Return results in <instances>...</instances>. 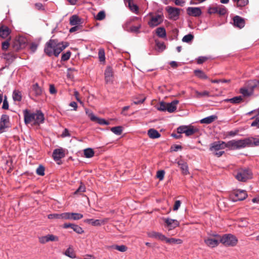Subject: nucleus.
Segmentation results:
<instances>
[{"instance_id": "11", "label": "nucleus", "mask_w": 259, "mask_h": 259, "mask_svg": "<svg viewBox=\"0 0 259 259\" xmlns=\"http://www.w3.org/2000/svg\"><path fill=\"white\" fill-rule=\"evenodd\" d=\"M164 221L169 231L176 228L180 225L179 222L177 220L166 218Z\"/></svg>"}, {"instance_id": "4", "label": "nucleus", "mask_w": 259, "mask_h": 259, "mask_svg": "<svg viewBox=\"0 0 259 259\" xmlns=\"http://www.w3.org/2000/svg\"><path fill=\"white\" fill-rule=\"evenodd\" d=\"M221 243L226 246H235L238 243V239L231 234H226L222 236Z\"/></svg>"}, {"instance_id": "64", "label": "nucleus", "mask_w": 259, "mask_h": 259, "mask_svg": "<svg viewBox=\"0 0 259 259\" xmlns=\"http://www.w3.org/2000/svg\"><path fill=\"white\" fill-rule=\"evenodd\" d=\"M207 59V58L205 57H199L197 59V63L199 64L203 63L205 62Z\"/></svg>"}, {"instance_id": "55", "label": "nucleus", "mask_w": 259, "mask_h": 259, "mask_svg": "<svg viewBox=\"0 0 259 259\" xmlns=\"http://www.w3.org/2000/svg\"><path fill=\"white\" fill-rule=\"evenodd\" d=\"M9 46H10L9 40H7L2 42V48L3 50H4V51L7 50L9 48Z\"/></svg>"}, {"instance_id": "42", "label": "nucleus", "mask_w": 259, "mask_h": 259, "mask_svg": "<svg viewBox=\"0 0 259 259\" xmlns=\"http://www.w3.org/2000/svg\"><path fill=\"white\" fill-rule=\"evenodd\" d=\"M45 166L42 164L39 165L38 167L36 168V172L37 175L41 176H43L45 175Z\"/></svg>"}, {"instance_id": "22", "label": "nucleus", "mask_w": 259, "mask_h": 259, "mask_svg": "<svg viewBox=\"0 0 259 259\" xmlns=\"http://www.w3.org/2000/svg\"><path fill=\"white\" fill-rule=\"evenodd\" d=\"M234 24L235 26L242 28L245 25L244 20L239 16H236L233 18Z\"/></svg>"}, {"instance_id": "34", "label": "nucleus", "mask_w": 259, "mask_h": 259, "mask_svg": "<svg viewBox=\"0 0 259 259\" xmlns=\"http://www.w3.org/2000/svg\"><path fill=\"white\" fill-rule=\"evenodd\" d=\"M194 72L195 75L199 78H201V79H207L208 78L207 76L205 74V73L203 71H202L201 70H199V69L195 70Z\"/></svg>"}, {"instance_id": "29", "label": "nucleus", "mask_w": 259, "mask_h": 259, "mask_svg": "<svg viewBox=\"0 0 259 259\" xmlns=\"http://www.w3.org/2000/svg\"><path fill=\"white\" fill-rule=\"evenodd\" d=\"M248 140H250L249 147H257L259 146V138L250 137L248 138Z\"/></svg>"}, {"instance_id": "36", "label": "nucleus", "mask_w": 259, "mask_h": 259, "mask_svg": "<svg viewBox=\"0 0 259 259\" xmlns=\"http://www.w3.org/2000/svg\"><path fill=\"white\" fill-rule=\"evenodd\" d=\"M233 2L236 3L237 7H243L247 5L248 3V0H233Z\"/></svg>"}, {"instance_id": "13", "label": "nucleus", "mask_w": 259, "mask_h": 259, "mask_svg": "<svg viewBox=\"0 0 259 259\" xmlns=\"http://www.w3.org/2000/svg\"><path fill=\"white\" fill-rule=\"evenodd\" d=\"M166 10L169 14V18L175 20L178 18L180 14V9L179 8L168 7Z\"/></svg>"}, {"instance_id": "19", "label": "nucleus", "mask_w": 259, "mask_h": 259, "mask_svg": "<svg viewBox=\"0 0 259 259\" xmlns=\"http://www.w3.org/2000/svg\"><path fill=\"white\" fill-rule=\"evenodd\" d=\"M11 30L5 25H0V37L2 38H7L10 34Z\"/></svg>"}, {"instance_id": "43", "label": "nucleus", "mask_w": 259, "mask_h": 259, "mask_svg": "<svg viewBox=\"0 0 259 259\" xmlns=\"http://www.w3.org/2000/svg\"><path fill=\"white\" fill-rule=\"evenodd\" d=\"M48 218L49 219H61V220H63V213L50 214L48 215Z\"/></svg>"}, {"instance_id": "28", "label": "nucleus", "mask_w": 259, "mask_h": 259, "mask_svg": "<svg viewBox=\"0 0 259 259\" xmlns=\"http://www.w3.org/2000/svg\"><path fill=\"white\" fill-rule=\"evenodd\" d=\"M66 256L71 258H76V255L74 252V249L72 246H69L65 251L64 253Z\"/></svg>"}, {"instance_id": "2", "label": "nucleus", "mask_w": 259, "mask_h": 259, "mask_svg": "<svg viewBox=\"0 0 259 259\" xmlns=\"http://www.w3.org/2000/svg\"><path fill=\"white\" fill-rule=\"evenodd\" d=\"M23 112L24 122L26 124L32 123L33 124L39 125L44 121V115L40 110H37L34 113L26 109Z\"/></svg>"}, {"instance_id": "63", "label": "nucleus", "mask_w": 259, "mask_h": 259, "mask_svg": "<svg viewBox=\"0 0 259 259\" xmlns=\"http://www.w3.org/2000/svg\"><path fill=\"white\" fill-rule=\"evenodd\" d=\"M38 240L41 244H45L48 242L46 236L39 237Z\"/></svg>"}, {"instance_id": "6", "label": "nucleus", "mask_w": 259, "mask_h": 259, "mask_svg": "<svg viewBox=\"0 0 259 259\" xmlns=\"http://www.w3.org/2000/svg\"><path fill=\"white\" fill-rule=\"evenodd\" d=\"M150 16V20L148 22V24L151 27H154L161 24L163 20V16L161 14H157L153 15L152 13L148 14Z\"/></svg>"}, {"instance_id": "15", "label": "nucleus", "mask_w": 259, "mask_h": 259, "mask_svg": "<svg viewBox=\"0 0 259 259\" xmlns=\"http://www.w3.org/2000/svg\"><path fill=\"white\" fill-rule=\"evenodd\" d=\"M128 22H126L125 24L123 25L122 27L124 30L128 32H133L136 33H139L140 32V29L141 28V25L139 24L137 26H132L130 27H128Z\"/></svg>"}, {"instance_id": "1", "label": "nucleus", "mask_w": 259, "mask_h": 259, "mask_svg": "<svg viewBox=\"0 0 259 259\" xmlns=\"http://www.w3.org/2000/svg\"><path fill=\"white\" fill-rule=\"evenodd\" d=\"M67 47V43L64 44L63 42H59L55 39H50L46 43L44 51L49 57L53 55L58 57Z\"/></svg>"}, {"instance_id": "59", "label": "nucleus", "mask_w": 259, "mask_h": 259, "mask_svg": "<svg viewBox=\"0 0 259 259\" xmlns=\"http://www.w3.org/2000/svg\"><path fill=\"white\" fill-rule=\"evenodd\" d=\"M38 47V44L35 42H32L30 45L31 51L34 53L36 51Z\"/></svg>"}, {"instance_id": "9", "label": "nucleus", "mask_w": 259, "mask_h": 259, "mask_svg": "<svg viewBox=\"0 0 259 259\" xmlns=\"http://www.w3.org/2000/svg\"><path fill=\"white\" fill-rule=\"evenodd\" d=\"M83 218V215L79 213L64 212L63 220H78Z\"/></svg>"}, {"instance_id": "10", "label": "nucleus", "mask_w": 259, "mask_h": 259, "mask_svg": "<svg viewBox=\"0 0 259 259\" xmlns=\"http://www.w3.org/2000/svg\"><path fill=\"white\" fill-rule=\"evenodd\" d=\"M233 195L234 197L233 198L234 201H241L245 199L247 194L245 191L238 190L234 192Z\"/></svg>"}, {"instance_id": "56", "label": "nucleus", "mask_w": 259, "mask_h": 259, "mask_svg": "<svg viewBox=\"0 0 259 259\" xmlns=\"http://www.w3.org/2000/svg\"><path fill=\"white\" fill-rule=\"evenodd\" d=\"M207 236H211V238L216 239L217 238L221 241L222 236L219 235L216 233H208Z\"/></svg>"}, {"instance_id": "62", "label": "nucleus", "mask_w": 259, "mask_h": 259, "mask_svg": "<svg viewBox=\"0 0 259 259\" xmlns=\"http://www.w3.org/2000/svg\"><path fill=\"white\" fill-rule=\"evenodd\" d=\"M49 91L51 94H55L57 93V91L53 84L50 85Z\"/></svg>"}, {"instance_id": "21", "label": "nucleus", "mask_w": 259, "mask_h": 259, "mask_svg": "<svg viewBox=\"0 0 259 259\" xmlns=\"http://www.w3.org/2000/svg\"><path fill=\"white\" fill-rule=\"evenodd\" d=\"M179 103V101L174 100L170 103H166V111L169 113L175 112L177 109V105Z\"/></svg>"}, {"instance_id": "3", "label": "nucleus", "mask_w": 259, "mask_h": 259, "mask_svg": "<svg viewBox=\"0 0 259 259\" xmlns=\"http://www.w3.org/2000/svg\"><path fill=\"white\" fill-rule=\"evenodd\" d=\"M249 142L248 138L240 140H232L227 142V147L230 150H239L247 147H249Z\"/></svg>"}, {"instance_id": "50", "label": "nucleus", "mask_w": 259, "mask_h": 259, "mask_svg": "<svg viewBox=\"0 0 259 259\" xmlns=\"http://www.w3.org/2000/svg\"><path fill=\"white\" fill-rule=\"evenodd\" d=\"M128 7L130 8V10L132 12H135V13L138 12V6L136 5L133 4V2H129V3L128 4Z\"/></svg>"}, {"instance_id": "40", "label": "nucleus", "mask_w": 259, "mask_h": 259, "mask_svg": "<svg viewBox=\"0 0 259 259\" xmlns=\"http://www.w3.org/2000/svg\"><path fill=\"white\" fill-rule=\"evenodd\" d=\"M195 93L196 94V98H200L202 97H209V93L208 91H204L202 92H199L197 91H195Z\"/></svg>"}, {"instance_id": "60", "label": "nucleus", "mask_w": 259, "mask_h": 259, "mask_svg": "<svg viewBox=\"0 0 259 259\" xmlns=\"http://www.w3.org/2000/svg\"><path fill=\"white\" fill-rule=\"evenodd\" d=\"M218 6L215 7L209 8L208 10V13L210 14L218 13Z\"/></svg>"}, {"instance_id": "18", "label": "nucleus", "mask_w": 259, "mask_h": 259, "mask_svg": "<svg viewBox=\"0 0 259 259\" xmlns=\"http://www.w3.org/2000/svg\"><path fill=\"white\" fill-rule=\"evenodd\" d=\"M65 156V151L62 149H55L53 153V157L55 160H59Z\"/></svg>"}, {"instance_id": "41", "label": "nucleus", "mask_w": 259, "mask_h": 259, "mask_svg": "<svg viewBox=\"0 0 259 259\" xmlns=\"http://www.w3.org/2000/svg\"><path fill=\"white\" fill-rule=\"evenodd\" d=\"M47 242L49 241H58L59 237L53 234H48L46 235Z\"/></svg>"}, {"instance_id": "38", "label": "nucleus", "mask_w": 259, "mask_h": 259, "mask_svg": "<svg viewBox=\"0 0 259 259\" xmlns=\"http://www.w3.org/2000/svg\"><path fill=\"white\" fill-rule=\"evenodd\" d=\"M166 103L164 102H160L157 104L155 107L156 108L160 111L165 112L166 111Z\"/></svg>"}, {"instance_id": "23", "label": "nucleus", "mask_w": 259, "mask_h": 259, "mask_svg": "<svg viewBox=\"0 0 259 259\" xmlns=\"http://www.w3.org/2000/svg\"><path fill=\"white\" fill-rule=\"evenodd\" d=\"M105 79L107 83L112 81L113 78V71L111 67L108 66L105 71Z\"/></svg>"}, {"instance_id": "44", "label": "nucleus", "mask_w": 259, "mask_h": 259, "mask_svg": "<svg viewBox=\"0 0 259 259\" xmlns=\"http://www.w3.org/2000/svg\"><path fill=\"white\" fill-rule=\"evenodd\" d=\"M218 13L221 15H224L227 12L226 8L223 5L218 6Z\"/></svg>"}, {"instance_id": "39", "label": "nucleus", "mask_w": 259, "mask_h": 259, "mask_svg": "<svg viewBox=\"0 0 259 259\" xmlns=\"http://www.w3.org/2000/svg\"><path fill=\"white\" fill-rule=\"evenodd\" d=\"M111 131L116 135H120L122 132V128L120 126L113 127L111 128Z\"/></svg>"}, {"instance_id": "49", "label": "nucleus", "mask_w": 259, "mask_h": 259, "mask_svg": "<svg viewBox=\"0 0 259 259\" xmlns=\"http://www.w3.org/2000/svg\"><path fill=\"white\" fill-rule=\"evenodd\" d=\"M74 232L78 234H81L83 232V229L79 226L74 224L71 228Z\"/></svg>"}, {"instance_id": "12", "label": "nucleus", "mask_w": 259, "mask_h": 259, "mask_svg": "<svg viewBox=\"0 0 259 259\" xmlns=\"http://www.w3.org/2000/svg\"><path fill=\"white\" fill-rule=\"evenodd\" d=\"M9 117L6 114H3L0 120V131L3 132L4 130L9 127Z\"/></svg>"}, {"instance_id": "17", "label": "nucleus", "mask_w": 259, "mask_h": 259, "mask_svg": "<svg viewBox=\"0 0 259 259\" xmlns=\"http://www.w3.org/2000/svg\"><path fill=\"white\" fill-rule=\"evenodd\" d=\"M147 235L149 237L158 239L160 241H164L166 239V236L160 232L155 231H150L147 232Z\"/></svg>"}, {"instance_id": "7", "label": "nucleus", "mask_w": 259, "mask_h": 259, "mask_svg": "<svg viewBox=\"0 0 259 259\" xmlns=\"http://www.w3.org/2000/svg\"><path fill=\"white\" fill-rule=\"evenodd\" d=\"M198 131V128L196 127L189 125H183L180 126L177 128V132L180 134H185L186 136H190L193 135Z\"/></svg>"}, {"instance_id": "32", "label": "nucleus", "mask_w": 259, "mask_h": 259, "mask_svg": "<svg viewBox=\"0 0 259 259\" xmlns=\"http://www.w3.org/2000/svg\"><path fill=\"white\" fill-rule=\"evenodd\" d=\"M156 33L159 37L164 38L166 37V31L164 27H158L156 30Z\"/></svg>"}, {"instance_id": "27", "label": "nucleus", "mask_w": 259, "mask_h": 259, "mask_svg": "<svg viewBox=\"0 0 259 259\" xmlns=\"http://www.w3.org/2000/svg\"><path fill=\"white\" fill-rule=\"evenodd\" d=\"M148 135L150 138L156 139L160 137V134L155 129L151 128L148 131Z\"/></svg>"}, {"instance_id": "58", "label": "nucleus", "mask_w": 259, "mask_h": 259, "mask_svg": "<svg viewBox=\"0 0 259 259\" xmlns=\"http://www.w3.org/2000/svg\"><path fill=\"white\" fill-rule=\"evenodd\" d=\"M251 126L259 128V117H256L251 123Z\"/></svg>"}, {"instance_id": "52", "label": "nucleus", "mask_w": 259, "mask_h": 259, "mask_svg": "<svg viewBox=\"0 0 259 259\" xmlns=\"http://www.w3.org/2000/svg\"><path fill=\"white\" fill-rule=\"evenodd\" d=\"M156 45L159 51H162L165 49V46L162 42L156 41Z\"/></svg>"}, {"instance_id": "24", "label": "nucleus", "mask_w": 259, "mask_h": 259, "mask_svg": "<svg viewBox=\"0 0 259 259\" xmlns=\"http://www.w3.org/2000/svg\"><path fill=\"white\" fill-rule=\"evenodd\" d=\"M217 118V116L215 115H212L204 118L200 120L201 123L209 124L212 123Z\"/></svg>"}, {"instance_id": "16", "label": "nucleus", "mask_w": 259, "mask_h": 259, "mask_svg": "<svg viewBox=\"0 0 259 259\" xmlns=\"http://www.w3.org/2000/svg\"><path fill=\"white\" fill-rule=\"evenodd\" d=\"M107 222V219L103 220H94V219H86L84 220V222L89 224H91L94 226H100Z\"/></svg>"}, {"instance_id": "51", "label": "nucleus", "mask_w": 259, "mask_h": 259, "mask_svg": "<svg viewBox=\"0 0 259 259\" xmlns=\"http://www.w3.org/2000/svg\"><path fill=\"white\" fill-rule=\"evenodd\" d=\"M71 56V52L70 51H67L65 53L62 54L61 57V60L63 61H67L69 59Z\"/></svg>"}, {"instance_id": "53", "label": "nucleus", "mask_w": 259, "mask_h": 259, "mask_svg": "<svg viewBox=\"0 0 259 259\" xmlns=\"http://www.w3.org/2000/svg\"><path fill=\"white\" fill-rule=\"evenodd\" d=\"M95 121L101 125H109L110 123L109 122L106 121L105 119L98 117H97Z\"/></svg>"}, {"instance_id": "35", "label": "nucleus", "mask_w": 259, "mask_h": 259, "mask_svg": "<svg viewBox=\"0 0 259 259\" xmlns=\"http://www.w3.org/2000/svg\"><path fill=\"white\" fill-rule=\"evenodd\" d=\"M84 155L87 158L92 157L94 155V151L92 148H87L83 151Z\"/></svg>"}, {"instance_id": "26", "label": "nucleus", "mask_w": 259, "mask_h": 259, "mask_svg": "<svg viewBox=\"0 0 259 259\" xmlns=\"http://www.w3.org/2000/svg\"><path fill=\"white\" fill-rule=\"evenodd\" d=\"M166 243L169 244H181L183 243V240L181 239H176L174 238H167L166 237V239L164 241Z\"/></svg>"}, {"instance_id": "5", "label": "nucleus", "mask_w": 259, "mask_h": 259, "mask_svg": "<svg viewBox=\"0 0 259 259\" xmlns=\"http://www.w3.org/2000/svg\"><path fill=\"white\" fill-rule=\"evenodd\" d=\"M251 172L249 169H239L235 175L236 179L241 182H245L247 180L251 178Z\"/></svg>"}, {"instance_id": "46", "label": "nucleus", "mask_w": 259, "mask_h": 259, "mask_svg": "<svg viewBox=\"0 0 259 259\" xmlns=\"http://www.w3.org/2000/svg\"><path fill=\"white\" fill-rule=\"evenodd\" d=\"M240 92L245 97H248L251 95V91H249L245 88L240 89Z\"/></svg>"}, {"instance_id": "45", "label": "nucleus", "mask_w": 259, "mask_h": 259, "mask_svg": "<svg viewBox=\"0 0 259 259\" xmlns=\"http://www.w3.org/2000/svg\"><path fill=\"white\" fill-rule=\"evenodd\" d=\"M194 38V36L192 34H188L186 35H185L183 38L182 41L184 42L189 43L192 41V40Z\"/></svg>"}, {"instance_id": "47", "label": "nucleus", "mask_w": 259, "mask_h": 259, "mask_svg": "<svg viewBox=\"0 0 259 259\" xmlns=\"http://www.w3.org/2000/svg\"><path fill=\"white\" fill-rule=\"evenodd\" d=\"M111 247L120 251V252H125L127 250V247L124 245H115L112 246Z\"/></svg>"}, {"instance_id": "33", "label": "nucleus", "mask_w": 259, "mask_h": 259, "mask_svg": "<svg viewBox=\"0 0 259 259\" xmlns=\"http://www.w3.org/2000/svg\"><path fill=\"white\" fill-rule=\"evenodd\" d=\"M178 164L183 174L185 175H188L189 174V169L187 163H178Z\"/></svg>"}, {"instance_id": "8", "label": "nucleus", "mask_w": 259, "mask_h": 259, "mask_svg": "<svg viewBox=\"0 0 259 259\" xmlns=\"http://www.w3.org/2000/svg\"><path fill=\"white\" fill-rule=\"evenodd\" d=\"M204 242L205 245L210 248H214L219 245L221 243L220 240L217 238H211V236H206L204 238Z\"/></svg>"}, {"instance_id": "31", "label": "nucleus", "mask_w": 259, "mask_h": 259, "mask_svg": "<svg viewBox=\"0 0 259 259\" xmlns=\"http://www.w3.org/2000/svg\"><path fill=\"white\" fill-rule=\"evenodd\" d=\"M242 100L241 96H237L231 99H226L224 100L226 102H230L233 104H238L241 102Z\"/></svg>"}, {"instance_id": "37", "label": "nucleus", "mask_w": 259, "mask_h": 259, "mask_svg": "<svg viewBox=\"0 0 259 259\" xmlns=\"http://www.w3.org/2000/svg\"><path fill=\"white\" fill-rule=\"evenodd\" d=\"M13 98L15 101H20L22 99L21 92L18 91H14L13 94Z\"/></svg>"}, {"instance_id": "20", "label": "nucleus", "mask_w": 259, "mask_h": 259, "mask_svg": "<svg viewBox=\"0 0 259 259\" xmlns=\"http://www.w3.org/2000/svg\"><path fill=\"white\" fill-rule=\"evenodd\" d=\"M187 11L189 15L195 17L199 16L202 13L199 8L189 7Z\"/></svg>"}, {"instance_id": "25", "label": "nucleus", "mask_w": 259, "mask_h": 259, "mask_svg": "<svg viewBox=\"0 0 259 259\" xmlns=\"http://www.w3.org/2000/svg\"><path fill=\"white\" fill-rule=\"evenodd\" d=\"M70 24L71 25H77L81 23V19L76 15L72 16L70 18Z\"/></svg>"}, {"instance_id": "61", "label": "nucleus", "mask_w": 259, "mask_h": 259, "mask_svg": "<svg viewBox=\"0 0 259 259\" xmlns=\"http://www.w3.org/2000/svg\"><path fill=\"white\" fill-rule=\"evenodd\" d=\"M181 204V202L180 200H176L174 206L173 210L174 211L177 210L180 207Z\"/></svg>"}, {"instance_id": "57", "label": "nucleus", "mask_w": 259, "mask_h": 259, "mask_svg": "<svg viewBox=\"0 0 259 259\" xmlns=\"http://www.w3.org/2000/svg\"><path fill=\"white\" fill-rule=\"evenodd\" d=\"M164 170H158L157 172L156 177L159 179V180H162L164 178Z\"/></svg>"}, {"instance_id": "54", "label": "nucleus", "mask_w": 259, "mask_h": 259, "mask_svg": "<svg viewBox=\"0 0 259 259\" xmlns=\"http://www.w3.org/2000/svg\"><path fill=\"white\" fill-rule=\"evenodd\" d=\"M99 58L100 59V61H105V53L103 49H101L99 51L98 53Z\"/></svg>"}, {"instance_id": "14", "label": "nucleus", "mask_w": 259, "mask_h": 259, "mask_svg": "<svg viewBox=\"0 0 259 259\" xmlns=\"http://www.w3.org/2000/svg\"><path fill=\"white\" fill-rule=\"evenodd\" d=\"M225 148H227V143L223 141H218L211 144L210 149L212 151H218Z\"/></svg>"}, {"instance_id": "30", "label": "nucleus", "mask_w": 259, "mask_h": 259, "mask_svg": "<svg viewBox=\"0 0 259 259\" xmlns=\"http://www.w3.org/2000/svg\"><path fill=\"white\" fill-rule=\"evenodd\" d=\"M32 92L35 96H39L42 94V90L37 83L33 85Z\"/></svg>"}, {"instance_id": "48", "label": "nucleus", "mask_w": 259, "mask_h": 259, "mask_svg": "<svg viewBox=\"0 0 259 259\" xmlns=\"http://www.w3.org/2000/svg\"><path fill=\"white\" fill-rule=\"evenodd\" d=\"M105 13L104 11H100L96 16V19L97 20H102L105 18Z\"/></svg>"}]
</instances>
